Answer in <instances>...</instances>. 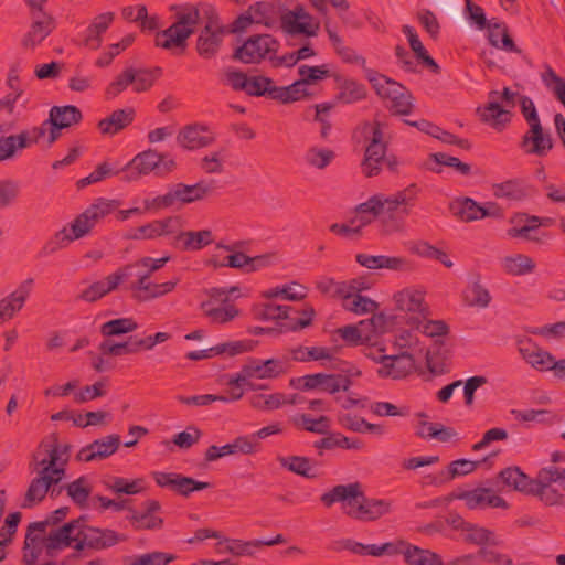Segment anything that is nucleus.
Returning <instances> with one entry per match:
<instances>
[{
  "label": "nucleus",
  "instance_id": "nucleus-1",
  "mask_svg": "<svg viewBox=\"0 0 565 565\" xmlns=\"http://www.w3.org/2000/svg\"><path fill=\"white\" fill-rule=\"evenodd\" d=\"M418 193L419 188L416 183H412L392 195L372 196L358 207L361 226L369 224L372 217L380 216L384 233L402 232L405 227L406 217L415 206Z\"/></svg>",
  "mask_w": 565,
  "mask_h": 565
},
{
  "label": "nucleus",
  "instance_id": "nucleus-2",
  "mask_svg": "<svg viewBox=\"0 0 565 565\" xmlns=\"http://www.w3.org/2000/svg\"><path fill=\"white\" fill-rule=\"evenodd\" d=\"M127 536L110 529H99L87 524L86 516L65 523L47 535L45 543L47 552L74 547L76 551L90 548L95 551L109 548Z\"/></svg>",
  "mask_w": 565,
  "mask_h": 565
},
{
  "label": "nucleus",
  "instance_id": "nucleus-3",
  "mask_svg": "<svg viewBox=\"0 0 565 565\" xmlns=\"http://www.w3.org/2000/svg\"><path fill=\"white\" fill-rule=\"evenodd\" d=\"M365 78L376 95L387 102L385 107L392 115L407 116L412 114L415 107L414 96L404 85L372 68H365Z\"/></svg>",
  "mask_w": 565,
  "mask_h": 565
},
{
  "label": "nucleus",
  "instance_id": "nucleus-4",
  "mask_svg": "<svg viewBox=\"0 0 565 565\" xmlns=\"http://www.w3.org/2000/svg\"><path fill=\"white\" fill-rule=\"evenodd\" d=\"M171 9H180L175 14L177 20L168 29L157 32L156 46L166 50L179 47L184 51L186 40L193 34L195 25L200 21V12L198 8L190 4L172 6Z\"/></svg>",
  "mask_w": 565,
  "mask_h": 565
},
{
  "label": "nucleus",
  "instance_id": "nucleus-5",
  "mask_svg": "<svg viewBox=\"0 0 565 565\" xmlns=\"http://www.w3.org/2000/svg\"><path fill=\"white\" fill-rule=\"evenodd\" d=\"M217 190L215 180H200L195 184L177 183L166 194L158 195L151 200H145L147 210H162L173 206L177 202L180 204H190L202 201L211 196Z\"/></svg>",
  "mask_w": 565,
  "mask_h": 565
},
{
  "label": "nucleus",
  "instance_id": "nucleus-6",
  "mask_svg": "<svg viewBox=\"0 0 565 565\" xmlns=\"http://www.w3.org/2000/svg\"><path fill=\"white\" fill-rule=\"evenodd\" d=\"M175 167V161L167 153H159L153 149H148L135 156L121 169V180L126 182L137 181L142 175H148L151 172H154L157 177H166Z\"/></svg>",
  "mask_w": 565,
  "mask_h": 565
},
{
  "label": "nucleus",
  "instance_id": "nucleus-7",
  "mask_svg": "<svg viewBox=\"0 0 565 565\" xmlns=\"http://www.w3.org/2000/svg\"><path fill=\"white\" fill-rule=\"evenodd\" d=\"M290 311L291 306H281L271 302L255 305L252 309L256 320L277 321L280 332H295L311 326L316 313L313 307L309 305L303 307L302 312L306 316L305 318H290L288 316Z\"/></svg>",
  "mask_w": 565,
  "mask_h": 565
},
{
  "label": "nucleus",
  "instance_id": "nucleus-8",
  "mask_svg": "<svg viewBox=\"0 0 565 565\" xmlns=\"http://www.w3.org/2000/svg\"><path fill=\"white\" fill-rule=\"evenodd\" d=\"M364 129L365 131L369 130L370 137L361 167L363 174L366 178H372L382 170L387 143L384 140L382 122L374 120L372 125H366Z\"/></svg>",
  "mask_w": 565,
  "mask_h": 565
},
{
  "label": "nucleus",
  "instance_id": "nucleus-9",
  "mask_svg": "<svg viewBox=\"0 0 565 565\" xmlns=\"http://www.w3.org/2000/svg\"><path fill=\"white\" fill-rule=\"evenodd\" d=\"M278 49L279 42L274 36L269 34L252 35L235 50L233 58L245 64H257L265 58L269 60V56L277 53Z\"/></svg>",
  "mask_w": 565,
  "mask_h": 565
},
{
  "label": "nucleus",
  "instance_id": "nucleus-10",
  "mask_svg": "<svg viewBox=\"0 0 565 565\" xmlns=\"http://www.w3.org/2000/svg\"><path fill=\"white\" fill-rule=\"evenodd\" d=\"M561 476L562 472L558 471V466L541 468L535 477L536 484L533 487L531 497L537 498L547 507L565 505V494L552 487L553 483L561 486Z\"/></svg>",
  "mask_w": 565,
  "mask_h": 565
},
{
  "label": "nucleus",
  "instance_id": "nucleus-11",
  "mask_svg": "<svg viewBox=\"0 0 565 565\" xmlns=\"http://www.w3.org/2000/svg\"><path fill=\"white\" fill-rule=\"evenodd\" d=\"M120 205L117 200L97 199L70 225L72 238L78 239L90 232L95 224Z\"/></svg>",
  "mask_w": 565,
  "mask_h": 565
},
{
  "label": "nucleus",
  "instance_id": "nucleus-12",
  "mask_svg": "<svg viewBox=\"0 0 565 565\" xmlns=\"http://www.w3.org/2000/svg\"><path fill=\"white\" fill-rule=\"evenodd\" d=\"M132 270V264L120 267L115 273L105 277L103 280H97L89 284L75 296L74 300L88 303L98 301L113 290L117 289L121 282L131 277L134 275Z\"/></svg>",
  "mask_w": 565,
  "mask_h": 565
},
{
  "label": "nucleus",
  "instance_id": "nucleus-13",
  "mask_svg": "<svg viewBox=\"0 0 565 565\" xmlns=\"http://www.w3.org/2000/svg\"><path fill=\"white\" fill-rule=\"evenodd\" d=\"M445 523L448 524L454 531L460 532L461 537L466 543L475 545L498 544L495 541V535L492 531L476 523L466 521L458 513L450 512L445 518Z\"/></svg>",
  "mask_w": 565,
  "mask_h": 565
},
{
  "label": "nucleus",
  "instance_id": "nucleus-14",
  "mask_svg": "<svg viewBox=\"0 0 565 565\" xmlns=\"http://www.w3.org/2000/svg\"><path fill=\"white\" fill-rule=\"evenodd\" d=\"M280 24L281 29L291 35L316 36L320 28L319 22L313 23L312 15L301 4L284 12L280 15Z\"/></svg>",
  "mask_w": 565,
  "mask_h": 565
},
{
  "label": "nucleus",
  "instance_id": "nucleus-15",
  "mask_svg": "<svg viewBox=\"0 0 565 565\" xmlns=\"http://www.w3.org/2000/svg\"><path fill=\"white\" fill-rule=\"evenodd\" d=\"M393 502L391 500L367 498L362 491V495L354 504L353 509H345V514L359 521H375L383 515L391 513Z\"/></svg>",
  "mask_w": 565,
  "mask_h": 565
},
{
  "label": "nucleus",
  "instance_id": "nucleus-16",
  "mask_svg": "<svg viewBox=\"0 0 565 565\" xmlns=\"http://www.w3.org/2000/svg\"><path fill=\"white\" fill-rule=\"evenodd\" d=\"M382 366L377 370L380 377L403 379L412 373L415 367V360L412 354L403 352L396 355L372 356Z\"/></svg>",
  "mask_w": 565,
  "mask_h": 565
},
{
  "label": "nucleus",
  "instance_id": "nucleus-17",
  "mask_svg": "<svg viewBox=\"0 0 565 565\" xmlns=\"http://www.w3.org/2000/svg\"><path fill=\"white\" fill-rule=\"evenodd\" d=\"M32 23L23 35L21 44L25 49H34L42 43L56 28V21L47 12L30 11Z\"/></svg>",
  "mask_w": 565,
  "mask_h": 565
},
{
  "label": "nucleus",
  "instance_id": "nucleus-18",
  "mask_svg": "<svg viewBox=\"0 0 565 565\" xmlns=\"http://www.w3.org/2000/svg\"><path fill=\"white\" fill-rule=\"evenodd\" d=\"M554 140L548 131H545L542 124L531 125L522 136L520 148L525 154L546 157L553 149Z\"/></svg>",
  "mask_w": 565,
  "mask_h": 565
},
{
  "label": "nucleus",
  "instance_id": "nucleus-19",
  "mask_svg": "<svg viewBox=\"0 0 565 565\" xmlns=\"http://www.w3.org/2000/svg\"><path fill=\"white\" fill-rule=\"evenodd\" d=\"M120 446V436L113 434L100 439H96L83 447L76 455V460L90 462L104 460L115 454Z\"/></svg>",
  "mask_w": 565,
  "mask_h": 565
},
{
  "label": "nucleus",
  "instance_id": "nucleus-20",
  "mask_svg": "<svg viewBox=\"0 0 565 565\" xmlns=\"http://www.w3.org/2000/svg\"><path fill=\"white\" fill-rule=\"evenodd\" d=\"M161 504L157 500H147L142 503V510L130 509L129 522L137 531L160 530L163 526V519L158 515Z\"/></svg>",
  "mask_w": 565,
  "mask_h": 565
},
{
  "label": "nucleus",
  "instance_id": "nucleus-21",
  "mask_svg": "<svg viewBox=\"0 0 565 565\" xmlns=\"http://www.w3.org/2000/svg\"><path fill=\"white\" fill-rule=\"evenodd\" d=\"M34 279L23 280L18 288L0 299V326L11 320L24 306L33 289Z\"/></svg>",
  "mask_w": 565,
  "mask_h": 565
},
{
  "label": "nucleus",
  "instance_id": "nucleus-22",
  "mask_svg": "<svg viewBox=\"0 0 565 565\" xmlns=\"http://www.w3.org/2000/svg\"><path fill=\"white\" fill-rule=\"evenodd\" d=\"M181 227L180 216H168L139 226L128 235L130 239H154L160 236L174 235Z\"/></svg>",
  "mask_w": 565,
  "mask_h": 565
},
{
  "label": "nucleus",
  "instance_id": "nucleus-23",
  "mask_svg": "<svg viewBox=\"0 0 565 565\" xmlns=\"http://www.w3.org/2000/svg\"><path fill=\"white\" fill-rule=\"evenodd\" d=\"M45 531L46 523L32 522L29 524L23 546V565H35L43 547L46 548L45 543L47 536L42 537V534H44Z\"/></svg>",
  "mask_w": 565,
  "mask_h": 565
},
{
  "label": "nucleus",
  "instance_id": "nucleus-24",
  "mask_svg": "<svg viewBox=\"0 0 565 565\" xmlns=\"http://www.w3.org/2000/svg\"><path fill=\"white\" fill-rule=\"evenodd\" d=\"M450 499L463 500L466 505L471 510L487 507L507 509L509 507L502 497L494 494L493 491L488 488H477L471 491L451 493Z\"/></svg>",
  "mask_w": 565,
  "mask_h": 565
},
{
  "label": "nucleus",
  "instance_id": "nucleus-25",
  "mask_svg": "<svg viewBox=\"0 0 565 565\" xmlns=\"http://www.w3.org/2000/svg\"><path fill=\"white\" fill-rule=\"evenodd\" d=\"M214 242L211 230L179 231L171 238V246L182 252H196Z\"/></svg>",
  "mask_w": 565,
  "mask_h": 565
},
{
  "label": "nucleus",
  "instance_id": "nucleus-26",
  "mask_svg": "<svg viewBox=\"0 0 565 565\" xmlns=\"http://www.w3.org/2000/svg\"><path fill=\"white\" fill-rule=\"evenodd\" d=\"M497 483L502 488L531 495L535 483V478H531L518 466H511L502 469L497 476Z\"/></svg>",
  "mask_w": 565,
  "mask_h": 565
},
{
  "label": "nucleus",
  "instance_id": "nucleus-27",
  "mask_svg": "<svg viewBox=\"0 0 565 565\" xmlns=\"http://www.w3.org/2000/svg\"><path fill=\"white\" fill-rule=\"evenodd\" d=\"M225 35V30L223 26H218L209 22L200 32L196 40V52L198 54L205 58H213L223 42V36Z\"/></svg>",
  "mask_w": 565,
  "mask_h": 565
},
{
  "label": "nucleus",
  "instance_id": "nucleus-28",
  "mask_svg": "<svg viewBox=\"0 0 565 565\" xmlns=\"http://www.w3.org/2000/svg\"><path fill=\"white\" fill-rule=\"evenodd\" d=\"M499 93L492 90L489 93L490 100L484 107L477 109L482 122L488 124L498 131H502L512 119V113L503 108L494 98Z\"/></svg>",
  "mask_w": 565,
  "mask_h": 565
},
{
  "label": "nucleus",
  "instance_id": "nucleus-29",
  "mask_svg": "<svg viewBox=\"0 0 565 565\" xmlns=\"http://www.w3.org/2000/svg\"><path fill=\"white\" fill-rule=\"evenodd\" d=\"M178 143L188 150L207 147L215 141V137L203 125L193 124L182 128L177 136Z\"/></svg>",
  "mask_w": 565,
  "mask_h": 565
},
{
  "label": "nucleus",
  "instance_id": "nucleus-30",
  "mask_svg": "<svg viewBox=\"0 0 565 565\" xmlns=\"http://www.w3.org/2000/svg\"><path fill=\"white\" fill-rule=\"evenodd\" d=\"M355 259L361 266L369 269L386 268L397 271H411L414 268L411 260L399 256L358 254Z\"/></svg>",
  "mask_w": 565,
  "mask_h": 565
},
{
  "label": "nucleus",
  "instance_id": "nucleus-31",
  "mask_svg": "<svg viewBox=\"0 0 565 565\" xmlns=\"http://www.w3.org/2000/svg\"><path fill=\"white\" fill-rule=\"evenodd\" d=\"M361 495V484L359 482H353L333 487L330 491L323 493L320 500L327 508H330L335 502H343L344 509H353Z\"/></svg>",
  "mask_w": 565,
  "mask_h": 565
},
{
  "label": "nucleus",
  "instance_id": "nucleus-32",
  "mask_svg": "<svg viewBox=\"0 0 565 565\" xmlns=\"http://www.w3.org/2000/svg\"><path fill=\"white\" fill-rule=\"evenodd\" d=\"M287 372L284 361L278 359H268L265 361L248 359L245 364V374L254 379H276Z\"/></svg>",
  "mask_w": 565,
  "mask_h": 565
},
{
  "label": "nucleus",
  "instance_id": "nucleus-33",
  "mask_svg": "<svg viewBox=\"0 0 565 565\" xmlns=\"http://www.w3.org/2000/svg\"><path fill=\"white\" fill-rule=\"evenodd\" d=\"M135 117L136 110L132 107L116 109L108 117L99 120L97 128L103 135L115 136L131 125Z\"/></svg>",
  "mask_w": 565,
  "mask_h": 565
},
{
  "label": "nucleus",
  "instance_id": "nucleus-34",
  "mask_svg": "<svg viewBox=\"0 0 565 565\" xmlns=\"http://www.w3.org/2000/svg\"><path fill=\"white\" fill-rule=\"evenodd\" d=\"M449 209L454 216L466 223L495 215L471 198L457 199L450 203Z\"/></svg>",
  "mask_w": 565,
  "mask_h": 565
},
{
  "label": "nucleus",
  "instance_id": "nucleus-35",
  "mask_svg": "<svg viewBox=\"0 0 565 565\" xmlns=\"http://www.w3.org/2000/svg\"><path fill=\"white\" fill-rule=\"evenodd\" d=\"M34 470L38 471V477L32 479L25 497L22 508H32L34 504L40 503L44 500L50 488L54 484H58V479H52V476L41 473V469L35 465Z\"/></svg>",
  "mask_w": 565,
  "mask_h": 565
},
{
  "label": "nucleus",
  "instance_id": "nucleus-36",
  "mask_svg": "<svg viewBox=\"0 0 565 565\" xmlns=\"http://www.w3.org/2000/svg\"><path fill=\"white\" fill-rule=\"evenodd\" d=\"M396 309L417 313L422 318L428 315V308L424 302V294L419 290L406 288L394 295Z\"/></svg>",
  "mask_w": 565,
  "mask_h": 565
},
{
  "label": "nucleus",
  "instance_id": "nucleus-37",
  "mask_svg": "<svg viewBox=\"0 0 565 565\" xmlns=\"http://www.w3.org/2000/svg\"><path fill=\"white\" fill-rule=\"evenodd\" d=\"M115 19L114 12L96 15L85 31L84 45L97 50L102 45V35L108 30Z\"/></svg>",
  "mask_w": 565,
  "mask_h": 565
},
{
  "label": "nucleus",
  "instance_id": "nucleus-38",
  "mask_svg": "<svg viewBox=\"0 0 565 565\" xmlns=\"http://www.w3.org/2000/svg\"><path fill=\"white\" fill-rule=\"evenodd\" d=\"M488 29L489 43L497 49L505 52L521 53L513 39L509 34L508 26L502 22H495L494 20L489 21L486 26Z\"/></svg>",
  "mask_w": 565,
  "mask_h": 565
},
{
  "label": "nucleus",
  "instance_id": "nucleus-39",
  "mask_svg": "<svg viewBox=\"0 0 565 565\" xmlns=\"http://www.w3.org/2000/svg\"><path fill=\"white\" fill-rule=\"evenodd\" d=\"M519 352L522 358L537 371H546L547 365L552 362V354L531 340L521 342Z\"/></svg>",
  "mask_w": 565,
  "mask_h": 565
},
{
  "label": "nucleus",
  "instance_id": "nucleus-40",
  "mask_svg": "<svg viewBox=\"0 0 565 565\" xmlns=\"http://www.w3.org/2000/svg\"><path fill=\"white\" fill-rule=\"evenodd\" d=\"M82 119V111L76 106H54L50 110V117L46 119V122H50L51 126H56V128L64 129L78 124Z\"/></svg>",
  "mask_w": 565,
  "mask_h": 565
},
{
  "label": "nucleus",
  "instance_id": "nucleus-41",
  "mask_svg": "<svg viewBox=\"0 0 565 565\" xmlns=\"http://www.w3.org/2000/svg\"><path fill=\"white\" fill-rule=\"evenodd\" d=\"M478 467V461L468 459H458L450 462L446 470L439 471L430 481L435 486L446 483L456 477L466 476L473 472Z\"/></svg>",
  "mask_w": 565,
  "mask_h": 565
},
{
  "label": "nucleus",
  "instance_id": "nucleus-42",
  "mask_svg": "<svg viewBox=\"0 0 565 565\" xmlns=\"http://www.w3.org/2000/svg\"><path fill=\"white\" fill-rule=\"evenodd\" d=\"M463 302L469 307L487 308L491 302L489 290L480 282V276L469 284L462 292Z\"/></svg>",
  "mask_w": 565,
  "mask_h": 565
},
{
  "label": "nucleus",
  "instance_id": "nucleus-43",
  "mask_svg": "<svg viewBox=\"0 0 565 565\" xmlns=\"http://www.w3.org/2000/svg\"><path fill=\"white\" fill-rule=\"evenodd\" d=\"M402 32L406 35L412 51L416 54L425 66H427L433 73L438 74L440 72L439 65L435 60L427 53L422 41L418 38L416 30L411 25H403Z\"/></svg>",
  "mask_w": 565,
  "mask_h": 565
},
{
  "label": "nucleus",
  "instance_id": "nucleus-44",
  "mask_svg": "<svg viewBox=\"0 0 565 565\" xmlns=\"http://www.w3.org/2000/svg\"><path fill=\"white\" fill-rule=\"evenodd\" d=\"M416 435L420 438H434L441 443H446L457 436V431L452 427H447L437 423L419 422Z\"/></svg>",
  "mask_w": 565,
  "mask_h": 565
},
{
  "label": "nucleus",
  "instance_id": "nucleus-45",
  "mask_svg": "<svg viewBox=\"0 0 565 565\" xmlns=\"http://www.w3.org/2000/svg\"><path fill=\"white\" fill-rule=\"evenodd\" d=\"M366 95L365 85L353 79H343L339 85L337 99L342 104H353L365 99Z\"/></svg>",
  "mask_w": 565,
  "mask_h": 565
},
{
  "label": "nucleus",
  "instance_id": "nucleus-46",
  "mask_svg": "<svg viewBox=\"0 0 565 565\" xmlns=\"http://www.w3.org/2000/svg\"><path fill=\"white\" fill-rule=\"evenodd\" d=\"M102 482L106 489L117 494H137L143 489V479L128 480L121 477H107Z\"/></svg>",
  "mask_w": 565,
  "mask_h": 565
},
{
  "label": "nucleus",
  "instance_id": "nucleus-47",
  "mask_svg": "<svg viewBox=\"0 0 565 565\" xmlns=\"http://www.w3.org/2000/svg\"><path fill=\"white\" fill-rule=\"evenodd\" d=\"M201 309L214 323H226L238 316V310L234 305L214 307L212 306V300L203 301L201 303Z\"/></svg>",
  "mask_w": 565,
  "mask_h": 565
},
{
  "label": "nucleus",
  "instance_id": "nucleus-48",
  "mask_svg": "<svg viewBox=\"0 0 565 565\" xmlns=\"http://www.w3.org/2000/svg\"><path fill=\"white\" fill-rule=\"evenodd\" d=\"M306 86L307 85L301 81V78L294 82L289 86H276V89H274V92L276 93V95L274 96V100H278L282 104H288L306 98L309 96Z\"/></svg>",
  "mask_w": 565,
  "mask_h": 565
},
{
  "label": "nucleus",
  "instance_id": "nucleus-49",
  "mask_svg": "<svg viewBox=\"0 0 565 565\" xmlns=\"http://www.w3.org/2000/svg\"><path fill=\"white\" fill-rule=\"evenodd\" d=\"M134 73V85L132 89L136 93H142L149 90L154 82L162 75L161 67L154 68H135L132 67Z\"/></svg>",
  "mask_w": 565,
  "mask_h": 565
},
{
  "label": "nucleus",
  "instance_id": "nucleus-50",
  "mask_svg": "<svg viewBox=\"0 0 565 565\" xmlns=\"http://www.w3.org/2000/svg\"><path fill=\"white\" fill-rule=\"evenodd\" d=\"M353 382L338 373H320L319 391L334 395L339 392H349Z\"/></svg>",
  "mask_w": 565,
  "mask_h": 565
},
{
  "label": "nucleus",
  "instance_id": "nucleus-51",
  "mask_svg": "<svg viewBox=\"0 0 565 565\" xmlns=\"http://www.w3.org/2000/svg\"><path fill=\"white\" fill-rule=\"evenodd\" d=\"M278 462L285 469L305 478H315L311 473V459L302 456L278 457Z\"/></svg>",
  "mask_w": 565,
  "mask_h": 565
},
{
  "label": "nucleus",
  "instance_id": "nucleus-52",
  "mask_svg": "<svg viewBox=\"0 0 565 565\" xmlns=\"http://www.w3.org/2000/svg\"><path fill=\"white\" fill-rule=\"evenodd\" d=\"M276 86L274 81L266 76H252L247 78L245 93L249 96H267L274 99L276 93L274 92Z\"/></svg>",
  "mask_w": 565,
  "mask_h": 565
},
{
  "label": "nucleus",
  "instance_id": "nucleus-53",
  "mask_svg": "<svg viewBox=\"0 0 565 565\" xmlns=\"http://www.w3.org/2000/svg\"><path fill=\"white\" fill-rule=\"evenodd\" d=\"M138 323L132 318H117L100 326V333L104 337H118L137 330Z\"/></svg>",
  "mask_w": 565,
  "mask_h": 565
},
{
  "label": "nucleus",
  "instance_id": "nucleus-54",
  "mask_svg": "<svg viewBox=\"0 0 565 565\" xmlns=\"http://www.w3.org/2000/svg\"><path fill=\"white\" fill-rule=\"evenodd\" d=\"M185 477L181 473L175 472H162L154 471L152 472V478L156 483L161 488H168L171 491L175 492L179 495L184 497L185 490Z\"/></svg>",
  "mask_w": 565,
  "mask_h": 565
},
{
  "label": "nucleus",
  "instance_id": "nucleus-55",
  "mask_svg": "<svg viewBox=\"0 0 565 565\" xmlns=\"http://www.w3.org/2000/svg\"><path fill=\"white\" fill-rule=\"evenodd\" d=\"M492 192L497 199L521 200L525 196L522 182L518 179L493 184Z\"/></svg>",
  "mask_w": 565,
  "mask_h": 565
},
{
  "label": "nucleus",
  "instance_id": "nucleus-56",
  "mask_svg": "<svg viewBox=\"0 0 565 565\" xmlns=\"http://www.w3.org/2000/svg\"><path fill=\"white\" fill-rule=\"evenodd\" d=\"M294 424L309 433L327 434L330 429L331 420L324 415L315 419L309 414H301L294 419Z\"/></svg>",
  "mask_w": 565,
  "mask_h": 565
},
{
  "label": "nucleus",
  "instance_id": "nucleus-57",
  "mask_svg": "<svg viewBox=\"0 0 565 565\" xmlns=\"http://www.w3.org/2000/svg\"><path fill=\"white\" fill-rule=\"evenodd\" d=\"M65 490L75 504L81 508L86 507L87 500L92 493V488L88 484L86 477H79L66 484Z\"/></svg>",
  "mask_w": 565,
  "mask_h": 565
},
{
  "label": "nucleus",
  "instance_id": "nucleus-58",
  "mask_svg": "<svg viewBox=\"0 0 565 565\" xmlns=\"http://www.w3.org/2000/svg\"><path fill=\"white\" fill-rule=\"evenodd\" d=\"M291 358L298 362L331 360L332 353L331 349L326 347L306 348L300 345L291 350Z\"/></svg>",
  "mask_w": 565,
  "mask_h": 565
},
{
  "label": "nucleus",
  "instance_id": "nucleus-59",
  "mask_svg": "<svg viewBox=\"0 0 565 565\" xmlns=\"http://www.w3.org/2000/svg\"><path fill=\"white\" fill-rule=\"evenodd\" d=\"M130 85H134L132 66L126 67L108 84L105 89V98L107 100L116 98Z\"/></svg>",
  "mask_w": 565,
  "mask_h": 565
},
{
  "label": "nucleus",
  "instance_id": "nucleus-60",
  "mask_svg": "<svg viewBox=\"0 0 565 565\" xmlns=\"http://www.w3.org/2000/svg\"><path fill=\"white\" fill-rule=\"evenodd\" d=\"M285 404V394H254L249 397V405L258 411H274Z\"/></svg>",
  "mask_w": 565,
  "mask_h": 565
},
{
  "label": "nucleus",
  "instance_id": "nucleus-61",
  "mask_svg": "<svg viewBox=\"0 0 565 565\" xmlns=\"http://www.w3.org/2000/svg\"><path fill=\"white\" fill-rule=\"evenodd\" d=\"M256 24H264L270 26L277 17V8L273 2L259 1L250 6Z\"/></svg>",
  "mask_w": 565,
  "mask_h": 565
},
{
  "label": "nucleus",
  "instance_id": "nucleus-62",
  "mask_svg": "<svg viewBox=\"0 0 565 565\" xmlns=\"http://www.w3.org/2000/svg\"><path fill=\"white\" fill-rule=\"evenodd\" d=\"M75 238H72V234L68 232L66 227L57 231L42 247L41 255L49 256L57 250L66 247L71 244Z\"/></svg>",
  "mask_w": 565,
  "mask_h": 565
},
{
  "label": "nucleus",
  "instance_id": "nucleus-63",
  "mask_svg": "<svg viewBox=\"0 0 565 565\" xmlns=\"http://www.w3.org/2000/svg\"><path fill=\"white\" fill-rule=\"evenodd\" d=\"M342 307L351 312L362 315V313H372L374 312L379 305L376 301L372 300L369 297L355 295L350 301L342 302Z\"/></svg>",
  "mask_w": 565,
  "mask_h": 565
},
{
  "label": "nucleus",
  "instance_id": "nucleus-64",
  "mask_svg": "<svg viewBox=\"0 0 565 565\" xmlns=\"http://www.w3.org/2000/svg\"><path fill=\"white\" fill-rule=\"evenodd\" d=\"M334 158V152L330 149L310 148L305 156L306 162L317 169H324Z\"/></svg>",
  "mask_w": 565,
  "mask_h": 565
}]
</instances>
